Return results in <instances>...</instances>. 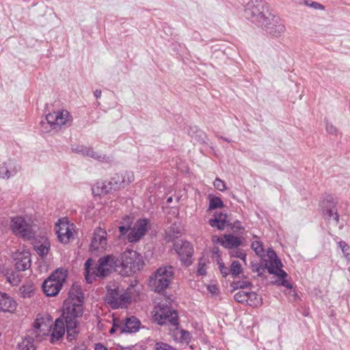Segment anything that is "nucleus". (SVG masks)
Segmentation results:
<instances>
[{
    "instance_id": "1",
    "label": "nucleus",
    "mask_w": 350,
    "mask_h": 350,
    "mask_svg": "<svg viewBox=\"0 0 350 350\" xmlns=\"http://www.w3.org/2000/svg\"><path fill=\"white\" fill-rule=\"evenodd\" d=\"M83 314V306L82 304H76L72 301L64 303L60 317L65 320L67 340L70 342L76 340L80 333V323L78 319L81 317Z\"/></svg>"
},
{
    "instance_id": "2",
    "label": "nucleus",
    "mask_w": 350,
    "mask_h": 350,
    "mask_svg": "<svg viewBox=\"0 0 350 350\" xmlns=\"http://www.w3.org/2000/svg\"><path fill=\"white\" fill-rule=\"evenodd\" d=\"M119 274L130 276L139 271L144 266L142 256L136 251L127 250L116 256Z\"/></svg>"
},
{
    "instance_id": "3",
    "label": "nucleus",
    "mask_w": 350,
    "mask_h": 350,
    "mask_svg": "<svg viewBox=\"0 0 350 350\" xmlns=\"http://www.w3.org/2000/svg\"><path fill=\"white\" fill-rule=\"evenodd\" d=\"M174 269L171 265L160 267L150 276L148 286L154 292L164 295L174 278Z\"/></svg>"
},
{
    "instance_id": "4",
    "label": "nucleus",
    "mask_w": 350,
    "mask_h": 350,
    "mask_svg": "<svg viewBox=\"0 0 350 350\" xmlns=\"http://www.w3.org/2000/svg\"><path fill=\"white\" fill-rule=\"evenodd\" d=\"M134 180V176L131 172L124 174H116L109 181L97 183L93 187L94 195H107L111 191H116L124 188Z\"/></svg>"
},
{
    "instance_id": "5",
    "label": "nucleus",
    "mask_w": 350,
    "mask_h": 350,
    "mask_svg": "<svg viewBox=\"0 0 350 350\" xmlns=\"http://www.w3.org/2000/svg\"><path fill=\"white\" fill-rule=\"evenodd\" d=\"M244 16L259 27L266 23V19L271 16V12L266 1L250 0L245 6Z\"/></svg>"
},
{
    "instance_id": "6",
    "label": "nucleus",
    "mask_w": 350,
    "mask_h": 350,
    "mask_svg": "<svg viewBox=\"0 0 350 350\" xmlns=\"http://www.w3.org/2000/svg\"><path fill=\"white\" fill-rule=\"evenodd\" d=\"M36 225L29 217L17 215L10 219V228L12 233L23 239H34L36 234Z\"/></svg>"
},
{
    "instance_id": "7",
    "label": "nucleus",
    "mask_w": 350,
    "mask_h": 350,
    "mask_svg": "<svg viewBox=\"0 0 350 350\" xmlns=\"http://www.w3.org/2000/svg\"><path fill=\"white\" fill-rule=\"evenodd\" d=\"M72 120V116L67 110L53 111L46 115L45 120L40 122V130L42 133L59 130L63 126L70 125Z\"/></svg>"
},
{
    "instance_id": "8",
    "label": "nucleus",
    "mask_w": 350,
    "mask_h": 350,
    "mask_svg": "<svg viewBox=\"0 0 350 350\" xmlns=\"http://www.w3.org/2000/svg\"><path fill=\"white\" fill-rule=\"evenodd\" d=\"M68 271L64 268H57L43 282L42 288L44 293L48 297H53L58 294L66 282Z\"/></svg>"
},
{
    "instance_id": "9",
    "label": "nucleus",
    "mask_w": 350,
    "mask_h": 350,
    "mask_svg": "<svg viewBox=\"0 0 350 350\" xmlns=\"http://www.w3.org/2000/svg\"><path fill=\"white\" fill-rule=\"evenodd\" d=\"M269 259H262L265 262V267L269 274L275 275L280 280V284L287 288L291 289L292 285L286 280L287 273L282 267L283 266L276 252L271 248L267 253Z\"/></svg>"
},
{
    "instance_id": "10",
    "label": "nucleus",
    "mask_w": 350,
    "mask_h": 350,
    "mask_svg": "<svg viewBox=\"0 0 350 350\" xmlns=\"http://www.w3.org/2000/svg\"><path fill=\"white\" fill-rule=\"evenodd\" d=\"M171 301L168 297L165 304H159V311L155 313L154 318L160 325L168 323L174 329H178V314L176 310L172 308Z\"/></svg>"
},
{
    "instance_id": "11",
    "label": "nucleus",
    "mask_w": 350,
    "mask_h": 350,
    "mask_svg": "<svg viewBox=\"0 0 350 350\" xmlns=\"http://www.w3.org/2000/svg\"><path fill=\"white\" fill-rule=\"evenodd\" d=\"M174 250L178 254L181 264L185 267H189L192 263L193 247L187 241L180 240L174 243Z\"/></svg>"
},
{
    "instance_id": "12",
    "label": "nucleus",
    "mask_w": 350,
    "mask_h": 350,
    "mask_svg": "<svg viewBox=\"0 0 350 350\" xmlns=\"http://www.w3.org/2000/svg\"><path fill=\"white\" fill-rule=\"evenodd\" d=\"M150 228V219L141 218L133 222V228L129 233L128 241L131 243L139 242Z\"/></svg>"
},
{
    "instance_id": "13",
    "label": "nucleus",
    "mask_w": 350,
    "mask_h": 350,
    "mask_svg": "<svg viewBox=\"0 0 350 350\" xmlns=\"http://www.w3.org/2000/svg\"><path fill=\"white\" fill-rule=\"evenodd\" d=\"M266 23L260 25L267 33L273 37H280L282 33L285 31L284 25L280 23V19L278 16L271 13V16L267 17Z\"/></svg>"
},
{
    "instance_id": "14",
    "label": "nucleus",
    "mask_w": 350,
    "mask_h": 350,
    "mask_svg": "<svg viewBox=\"0 0 350 350\" xmlns=\"http://www.w3.org/2000/svg\"><path fill=\"white\" fill-rule=\"evenodd\" d=\"M108 257L99 258L94 268L92 269L91 275H86V282L92 284L97 278L103 279L109 276L110 271L109 269L105 268L106 265H108Z\"/></svg>"
},
{
    "instance_id": "15",
    "label": "nucleus",
    "mask_w": 350,
    "mask_h": 350,
    "mask_svg": "<svg viewBox=\"0 0 350 350\" xmlns=\"http://www.w3.org/2000/svg\"><path fill=\"white\" fill-rule=\"evenodd\" d=\"M129 297L126 293H121L118 288L108 289L106 297L107 303L113 309L122 308L129 301Z\"/></svg>"
},
{
    "instance_id": "16",
    "label": "nucleus",
    "mask_w": 350,
    "mask_h": 350,
    "mask_svg": "<svg viewBox=\"0 0 350 350\" xmlns=\"http://www.w3.org/2000/svg\"><path fill=\"white\" fill-rule=\"evenodd\" d=\"M107 245V232L106 231L98 227L96 228L93 234L90 247L92 251L104 249Z\"/></svg>"
},
{
    "instance_id": "17",
    "label": "nucleus",
    "mask_w": 350,
    "mask_h": 350,
    "mask_svg": "<svg viewBox=\"0 0 350 350\" xmlns=\"http://www.w3.org/2000/svg\"><path fill=\"white\" fill-rule=\"evenodd\" d=\"M20 170L21 167L16 161L8 159L0 165V178L8 179L15 176Z\"/></svg>"
},
{
    "instance_id": "18",
    "label": "nucleus",
    "mask_w": 350,
    "mask_h": 350,
    "mask_svg": "<svg viewBox=\"0 0 350 350\" xmlns=\"http://www.w3.org/2000/svg\"><path fill=\"white\" fill-rule=\"evenodd\" d=\"M66 332L65 320L62 317L55 319L52 332L50 335V342L55 344L63 338Z\"/></svg>"
},
{
    "instance_id": "19",
    "label": "nucleus",
    "mask_w": 350,
    "mask_h": 350,
    "mask_svg": "<svg viewBox=\"0 0 350 350\" xmlns=\"http://www.w3.org/2000/svg\"><path fill=\"white\" fill-rule=\"evenodd\" d=\"M134 217L131 215H124L119 223L118 230L120 239H126L129 232L131 231L133 226Z\"/></svg>"
},
{
    "instance_id": "20",
    "label": "nucleus",
    "mask_w": 350,
    "mask_h": 350,
    "mask_svg": "<svg viewBox=\"0 0 350 350\" xmlns=\"http://www.w3.org/2000/svg\"><path fill=\"white\" fill-rule=\"evenodd\" d=\"M121 326V333H135L139 331L141 322L140 321L135 317L131 316L126 318L122 322Z\"/></svg>"
},
{
    "instance_id": "21",
    "label": "nucleus",
    "mask_w": 350,
    "mask_h": 350,
    "mask_svg": "<svg viewBox=\"0 0 350 350\" xmlns=\"http://www.w3.org/2000/svg\"><path fill=\"white\" fill-rule=\"evenodd\" d=\"M16 302L5 293L0 292V312H12L16 310Z\"/></svg>"
},
{
    "instance_id": "22",
    "label": "nucleus",
    "mask_w": 350,
    "mask_h": 350,
    "mask_svg": "<svg viewBox=\"0 0 350 350\" xmlns=\"http://www.w3.org/2000/svg\"><path fill=\"white\" fill-rule=\"evenodd\" d=\"M337 202L329 196V223L332 222L333 225L338 226L340 230L344 227L343 221L340 220V215L336 208Z\"/></svg>"
},
{
    "instance_id": "23",
    "label": "nucleus",
    "mask_w": 350,
    "mask_h": 350,
    "mask_svg": "<svg viewBox=\"0 0 350 350\" xmlns=\"http://www.w3.org/2000/svg\"><path fill=\"white\" fill-rule=\"evenodd\" d=\"M15 269L17 271H23L28 269L31 267L30 254L24 252L20 254L15 258Z\"/></svg>"
},
{
    "instance_id": "24",
    "label": "nucleus",
    "mask_w": 350,
    "mask_h": 350,
    "mask_svg": "<svg viewBox=\"0 0 350 350\" xmlns=\"http://www.w3.org/2000/svg\"><path fill=\"white\" fill-rule=\"evenodd\" d=\"M224 238V241L221 243V245L225 248H238L242 243L241 239L239 237L232 234H226Z\"/></svg>"
},
{
    "instance_id": "25",
    "label": "nucleus",
    "mask_w": 350,
    "mask_h": 350,
    "mask_svg": "<svg viewBox=\"0 0 350 350\" xmlns=\"http://www.w3.org/2000/svg\"><path fill=\"white\" fill-rule=\"evenodd\" d=\"M43 240V242L40 243H38L37 244L34 245V250L37 252V254L41 257L44 258L45 257L50 250V242L46 238H42Z\"/></svg>"
},
{
    "instance_id": "26",
    "label": "nucleus",
    "mask_w": 350,
    "mask_h": 350,
    "mask_svg": "<svg viewBox=\"0 0 350 350\" xmlns=\"http://www.w3.org/2000/svg\"><path fill=\"white\" fill-rule=\"evenodd\" d=\"M251 269L253 272L258 273V277L265 278V273L267 267H265V262H264L262 259L260 262H252Z\"/></svg>"
},
{
    "instance_id": "27",
    "label": "nucleus",
    "mask_w": 350,
    "mask_h": 350,
    "mask_svg": "<svg viewBox=\"0 0 350 350\" xmlns=\"http://www.w3.org/2000/svg\"><path fill=\"white\" fill-rule=\"evenodd\" d=\"M19 350H36L34 339L32 337H25L23 341L18 345Z\"/></svg>"
},
{
    "instance_id": "28",
    "label": "nucleus",
    "mask_w": 350,
    "mask_h": 350,
    "mask_svg": "<svg viewBox=\"0 0 350 350\" xmlns=\"http://www.w3.org/2000/svg\"><path fill=\"white\" fill-rule=\"evenodd\" d=\"M57 237L60 242L66 243L70 241V237L72 236V231L66 227V229L60 228L57 231Z\"/></svg>"
},
{
    "instance_id": "29",
    "label": "nucleus",
    "mask_w": 350,
    "mask_h": 350,
    "mask_svg": "<svg viewBox=\"0 0 350 350\" xmlns=\"http://www.w3.org/2000/svg\"><path fill=\"white\" fill-rule=\"evenodd\" d=\"M103 257H108L109 258V262L108 265H106L105 267V269H107L110 271V274L113 273V271L118 272L119 273V268L117 260H116V256L112 255V254H108L105 255Z\"/></svg>"
},
{
    "instance_id": "30",
    "label": "nucleus",
    "mask_w": 350,
    "mask_h": 350,
    "mask_svg": "<svg viewBox=\"0 0 350 350\" xmlns=\"http://www.w3.org/2000/svg\"><path fill=\"white\" fill-rule=\"evenodd\" d=\"M262 303V300L261 297H260L255 292H249L248 293V301L247 304L252 307H257L261 305Z\"/></svg>"
},
{
    "instance_id": "31",
    "label": "nucleus",
    "mask_w": 350,
    "mask_h": 350,
    "mask_svg": "<svg viewBox=\"0 0 350 350\" xmlns=\"http://www.w3.org/2000/svg\"><path fill=\"white\" fill-rule=\"evenodd\" d=\"M224 206V202L217 196H211L209 198L208 210L212 211L217 208H221Z\"/></svg>"
},
{
    "instance_id": "32",
    "label": "nucleus",
    "mask_w": 350,
    "mask_h": 350,
    "mask_svg": "<svg viewBox=\"0 0 350 350\" xmlns=\"http://www.w3.org/2000/svg\"><path fill=\"white\" fill-rule=\"evenodd\" d=\"M242 270L241 263L238 260H233L230 267V273L232 278H237L242 272Z\"/></svg>"
},
{
    "instance_id": "33",
    "label": "nucleus",
    "mask_w": 350,
    "mask_h": 350,
    "mask_svg": "<svg viewBox=\"0 0 350 350\" xmlns=\"http://www.w3.org/2000/svg\"><path fill=\"white\" fill-rule=\"evenodd\" d=\"M337 246L342 252L343 256L347 260H350V246L344 241H339L337 243Z\"/></svg>"
},
{
    "instance_id": "34",
    "label": "nucleus",
    "mask_w": 350,
    "mask_h": 350,
    "mask_svg": "<svg viewBox=\"0 0 350 350\" xmlns=\"http://www.w3.org/2000/svg\"><path fill=\"white\" fill-rule=\"evenodd\" d=\"M228 221L219 220L217 218L210 219L208 221V224L211 227L217 228L219 230H224L226 225H228Z\"/></svg>"
},
{
    "instance_id": "35",
    "label": "nucleus",
    "mask_w": 350,
    "mask_h": 350,
    "mask_svg": "<svg viewBox=\"0 0 350 350\" xmlns=\"http://www.w3.org/2000/svg\"><path fill=\"white\" fill-rule=\"evenodd\" d=\"M216 260L218 264V267L220 273H221L224 278H226L230 274V268L227 267L225 265V264L222 262L220 255H218L217 256Z\"/></svg>"
},
{
    "instance_id": "36",
    "label": "nucleus",
    "mask_w": 350,
    "mask_h": 350,
    "mask_svg": "<svg viewBox=\"0 0 350 350\" xmlns=\"http://www.w3.org/2000/svg\"><path fill=\"white\" fill-rule=\"evenodd\" d=\"M87 157H90L99 161H104L105 160L106 156L102 155L97 152H95L92 148L88 147L87 152H85V155Z\"/></svg>"
},
{
    "instance_id": "37",
    "label": "nucleus",
    "mask_w": 350,
    "mask_h": 350,
    "mask_svg": "<svg viewBox=\"0 0 350 350\" xmlns=\"http://www.w3.org/2000/svg\"><path fill=\"white\" fill-rule=\"evenodd\" d=\"M69 297L72 299H76L77 301V304H82L83 303V293L80 288L75 290V291L70 292Z\"/></svg>"
},
{
    "instance_id": "38",
    "label": "nucleus",
    "mask_w": 350,
    "mask_h": 350,
    "mask_svg": "<svg viewBox=\"0 0 350 350\" xmlns=\"http://www.w3.org/2000/svg\"><path fill=\"white\" fill-rule=\"evenodd\" d=\"M197 275L204 276L206 275V259L201 257L198 262Z\"/></svg>"
},
{
    "instance_id": "39",
    "label": "nucleus",
    "mask_w": 350,
    "mask_h": 350,
    "mask_svg": "<svg viewBox=\"0 0 350 350\" xmlns=\"http://www.w3.org/2000/svg\"><path fill=\"white\" fill-rule=\"evenodd\" d=\"M177 330L180 333V338H179L180 342H185L186 344L188 345L190 342L191 339V334L189 333V332L183 329H180V330L178 329Z\"/></svg>"
},
{
    "instance_id": "40",
    "label": "nucleus",
    "mask_w": 350,
    "mask_h": 350,
    "mask_svg": "<svg viewBox=\"0 0 350 350\" xmlns=\"http://www.w3.org/2000/svg\"><path fill=\"white\" fill-rule=\"evenodd\" d=\"M234 300L239 303L244 304L248 301V293L239 291L234 295Z\"/></svg>"
},
{
    "instance_id": "41",
    "label": "nucleus",
    "mask_w": 350,
    "mask_h": 350,
    "mask_svg": "<svg viewBox=\"0 0 350 350\" xmlns=\"http://www.w3.org/2000/svg\"><path fill=\"white\" fill-rule=\"evenodd\" d=\"M229 255L232 258H238L243 261L246 260V254L238 248L232 249V250L229 252Z\"/></svg>"
},
{
    "instance_id": "42",
    "label": "nucleus",
    "mask_w": 350,
    "mask_h": 350,
    "mask_svg": "<svg viewBox=\"0 0 350 350\" xmlns=\"http://www.w3.org/2000/svg\"><path fill=\"white\" fill-rule=\"evenodd\" d=\"M6 276L8 281L12 285H16L20 282L18 274L14 271H12L10 273L7 272Z\"/></svg>"
},
{
    "instance_id": "43",
    "label": "nucleus",
    "mask_w": 350,
    "mask_h": 350,
    "mask_svg": "<svg viewBox=\"0 0 350 350\" xmlns=\"http://www.w3.org/2000/svg\"><path fill=\"white\" fill-rule=\"evenodd\" d=\"M154 350H178L170 346L167 343L163 342H157L154 345Z\"/></svg>"
},
{
    "instance_id": "44",
    "label": "nucleus",
    "mask_w": 350,
    "mask_h": 350,
    "mask_svg": "<svg viewBox=\"0 0 350 350\" xmlns=\"http://www.w3.org/2000/svg\"><path fill=\"white\" fill-rule=\"evenodd\" d=\"M252 248L258 256L262 255L264 253V249L262 243L260 241H255L252 243Z\"/></svg>"
},
{
    "instance_id": "45",
    "label": "nucleus",
    "mask_w": 350,
    "mask_h": 350,
    "mask_svg": "<svg viewBox=\"0 0 350 350\" xmlns=\"http://www.w3.org/2000/svg\"><path fill=\"white\" fill-rule=\"evenodd\" d=\"M234 288H246L252 286V284L249 281H237L232 284Z\"/></svg>"
},
{
    "instance_id": "46",
    "label": "nucleus",
    "mask_w": 350,
    "mask_h": 350,
    "mask_svg": "<svg viewBox=\"0 0 350 350\" xmlns=\"http://www.w3.org/2000/svg\"><path fill=\"white\" fill-rule=\"evenodd\" d=\"M304 5L312 8L314 10H325V6L319 3L309 1V0H302Z\"/></svg>"
},
{
    "instance_id": "47",
    "label": "nucleus",
    "mask_w": 350,
    "mask_h": 350,
    "mask_svg": "<svg viewBox=\"0 0 350 350\" xmlns=\"http://www.w3.org/2000/svg\"><path fill=\"white\" fill-rule=\"evenodd\" d=\"M93 265V260L91 258H88L85 264H84V269H85V272H84V276H85V280H86V275H91V273H92V267Z\"/></svg>"
},
{
    "instance_id": "48",
    "label": "nucleus",
    "mask_w": 350,
    "mask_h": 350,
    "mask_svg": "<svg viewBox=\"0 0 350 350\" xmlns=\"http://www.w3.org/2000/svg\"><path fill=\"white\" fill-rule=\"evenodd\" d=\"M213 185L216 189L221 191H224L226 189L224 181L221 180L219 178H216V179L213 182Z\"/></svg>"
},
{
    "instance_id": "49",
    "label": "nucleus",
    "mask_w": 350,
    "mask_h": 350,
    "mask_svg": "<svg viewBox=\"0 0 350 350\" xmlns=\"http://www.w3.org/2000/svg\"><path fill=\"white\" fill-rule=\"evenodd\" d=\"M87 146L79 145L76 147H72V150L77 154H80L83 156L85 155V152H87Z\"/></svg>"
},
{
    "instance_id": "50",
    "label": "nucleus",
    "mask_w": 350,
    "mask_h": 350,
    "mask_svg": "<svg viewBox=\"0 0 350 350\" xmlns=\"http://www.w3.org/2000/svg\"><path fill=\"white\" fill-rule=\"evenodd\" d=\"M180 234V230L176 228V230L174 228H170V232L169 233V235H167V241H172V239L177 238L178 235Z\"/></svg>"
},
{
    "instance_id": "51",
    "label": "nucleus",
    "mask_w": 350,
    "mask_h": 350,
    "mask_svg": "<svg viewBox=\"0 0 350 350\" xmlns=\"http://www.w3.org/2000/svg\"><path fill=\"white\" fill-rule=\"evenodd\" d=\"M232 230L234 232H239L244 230V228L241 226V223L240 221L237 220L234 222L232 227Z\"/></svg>"
},
{
    "instance_id": "52",
    "label": "nucleus",
    "mask_w": 350,
    "mask_h": 350,
    "mask_svg": "<svg viewBox=\"0 0 350 350\" xmlns=\"http://www.w3.org/2000/svg\"><path fill=\"white\" fill-rule=\"evenodd\" d=\"M122 322L120 323H117L116 321H114L113 323V325L112 327H111L110 330H109V333L110 334H113L115 333L118 329H120L121 331V326H122Z\"/></svg>"
},
{
    "instance_id": "53",
    "label": "nucleus",
    "mask_w": 350,
    "mask_h": 350,
    "mask_svg": "<svg viewBox=\"0 0 350 350\" xmlns=\"http://www.w3.org/2000/svg\"><path fill=\"white\" fill-rule=\"evenodd\" d=\"M328 202H326L325 200L321 202L320 206L322 207V212L323 214L325 216L326 215H328V206L327 204Z\"/></svg>"
},
{
    "instance_id": "54",
    "label": "nucleus",
    "mask_w": 350,
    "mask_h": 350,
    "mask_svg": "<svg viewBox=\"0 0 350 350\" xmlns=\"http://www.w3.org/2000/svg\"><path fill=\"white\" fill-rule=\"evenodd\" d=\"M214 218H217L219 219V220H224V221H227V215L226 214H224L221 212H219V213H215L214 214Z\"/></svg>"
},
{
    "instance_id": "55",
    "label": "nucleus",
    "mask_w": 350,
    "mask_h": 350,
    "mask_svg": "<svg viewBox=\"0 0 350 350\" xmlns=\"http://www.w3.org/2000/svg\"><path fill=\"white\" fill-rule=\"evenodd\" d=\"M41 325V322L38 319H36L34 321V322L33 323V328L36 331V332L40 331Z\"/></svg>"
},
{
    "instance_id": "56",
    "label": "nucleus",
    "mask_w": 350,
    "mask_h": 350,
    "mask_svg": "<svg viewBox=\"0 0 350 350\" xmlns=\"http://www.w3.org/2000/svg\"><path fill=\"white\" fill-rule=\"evenodd\" d=\"M94 350H108V349L102 343H97L95 345Z\"/></svg>"
},
{
    "instance_id": "57",
    "label": "nucleus",
    "mask_w": 350,
    "mask_h": 350,
    "mask_svg": "<svg viewBox=\"0 0 350 350\" xmlns=\"http://www.w3.org/2000/svg\"><path fill=\"white\" fill-rule=\"evenodd\" d=\"M208 290L211 293H215L216 291L218 290V288H217V286L215 285H209L208 286Z\"/></svg>"
},
{
    "instance_id": "58",
    "label": "nucleus",
    "mask_w": 350,
    "mask_h": 350,
    "mask_svg": "<svg viewBox=\"0 0 350 350\" xmlns=\"http://www.w3.org/2000/svg\"><path fill=\"white\" fill-rule=\"evenodd\" d=\"M200 139H199L200 142L202 144H206L207 137L204 133H202L201 135L199 136Z\"/></svg>"
},
{
    "instance_id": "59",
    "label": "nucleus",
    "mask_w": 350,
    "mask_h": 350,
    "mask_svg": "<svg viewBox=\"0 0 350 350\" xmlns=\"http://www.w3.org/2000/svg\"><path fill=\"white\" fill-rule=\"evenodd\" d=\"M118 350H133V349L134 348L133 346H129V347H122L121 345H118Z\"/></svg>"
},
{
    "instance_id": "60",
    "label": "nucleus",
    "mask_w": 350,
    "mask_h": 350,
    "mask_svg": "<svg viewBox=\"0 0 350 350\" xmlns=\"http://www.w3.org/2000/svg\"><path fill=\"white\" fill-rule=\"evenodd\" d=\"M337 132L338 131L336 128L329 125V135L336 134Z\"/></svg>"
},
{
    "instance_id": "61",
    "label": "nucleus",
    "mask_w": 350,
    "mask_h": 350,
    "mask_svg": "<svg viewBox=\"0 0 350 350\" xmlns=\"http://www.w3.org/2000/svg\"><path fill=\"white\" fill-rule=\"evenodd\" d=\"M94 94L96 98H99L101 96V91L99 90H96L94 92Z\"/></svg>"
},
{
    "instance_id": "62",
    "label": "nucleus",
    "mask_w": 350,
    "mask_h": 350,
    "mask_svg": "<svg viewBox=\"0 0 350 350\" xmlns=\"http://www.w3.org/2000/svg\"><path fill=\"white\" fill-rule=\"evenodd\" d=\"M224 241V239H222L220 237H217L216 242L221 245V243Z\"/></svg>"
},
{
    "instance_id": "63",
    "label": "nucleus",
    "mask_w": 350,
    "mask_h": 350,
    "mask_svg": "<svg viewBox=\"0 0 350 350\" xmlns=\"http://www.w3.org/2000/svg\"><path fill=\"white\" fill-rule=\"evenodd\" d=\"M220 139H221L222 140L226 141V142H232V141H231L230 139H229L228 138L225 137H222V136H221V137H220Z\"/></svg>"
},
{
    "instance_id": "64",
    "label": "nucleus",
    "mask_w": 350,
    "mask_h": 350,
    "mask_svg": "<svg viewBox=\"0 0 350 350\" xmlns=\"http://www.w3.org/2000/svg\"><path fill=\"white\" fill-rule=\"evenodd\" d=\"M219 248H217H217H214V249H213V252H214V253H215V254H217V256L218 255H219Z\"/></svg>"
}]
</instances>
